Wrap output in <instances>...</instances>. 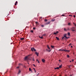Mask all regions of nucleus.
<instances>
[{"mask_svg": "<svg viewBox=\"0 0 76 76\" xmlns=\"http://www.w3.org/2000/svg\"><path fill=\"white\" fill-rule=\"evenodd\" d=\"M47 48H48L49 50H48V49H46V50L48 52H50L51 51V50L50 49V48L49 47V46L48 45H47Z\"/></svg>", "mask_w": 76, "mask_h": 76, "instance_id": "nucleus-1", "label": "nucleus"}, {"mask_svg": "<svg viewBox=\"0 0 76 76\" xmlns=\"http://www.w3.org/2000/svg\"><path fill=\"white\" fill-rule=\"evenodd\" d=\"M66 35H67V34H64V35H63L64 36V37H62V39H64V37H65L66 39H67L68 38H69V37H66Z\"/></svg>", "mask_w": 76, "mask_h": 76, "instance_id": "nucleus-2", "label": "nucleus"}, {"mask_svg": "<svg viewBox=\"0 0 76 76\" xmlns=\"http://www.w3.org/2000/svg\"><path fill=\"white\" fill-rule=\"evenodd\" d=\"M30 55H30L26 57H25V58H24V60H27L28 59V56H30Z\"/></svg>", "mask_w": 76, "mask_h": 76, "instance_id": "nucleus-3", "label": "nucleus"}, {"mask_svg": "<svg viewBox=\"0 0 76 76\" xmlns=\"http://www.w3.org/2000/svg\"><path fill=\"white\" fill-rule=\"evenodd\" d=\"M75 28L74 27H73L71 28V29H72V31H75V30H74Z\"/></svg>", "mask_w": 76, "mask_h": 76, "instance_id": "nucleus-4", "label": "nucleus"}, {"mask_svg": "<svg viewBox=\"0 0 76 76\" xmlns=\"http://www.w3.org/2000/svg\"><path fill=\"white\" fill-rule=\"evenodd\" d=\"M31 50H32V51H36V50L34 49V48H31Z\"/></svg>", "mask_w": 76, "mask_h": 76, "instance_id": "nucleus-5", "label": "nucleus"}, {"mask_svg": "<svg viewBox=\"0 0 76 76\" xmlns=\"http://www.w3.org/2000/svg\"><path fill=\"white\" fill-rule=\"evenodd\" d=\"M58 31H56V32H54L53 33V34H55V35H56L57 34H58Z\"/></svg>", "mask_w": 76, "mask_h": 76, "instance_id": "nucleus-6", "label": "nucleus"}, {"mask_svg": "<svg viewBox=\"0 0 76 76\" xmlns=\"http://www.w3.org/2000/svg\"><path fill=\"white\" fill-rule=\"evenodd\" d=\"M35 53L36 54V55H37V56H38V54H39V53H38L37 52H36V53Z\"/></svg>", "mask_w": 76, "mask_h": 76, "instance_id": "nucleus-7", "label": "nucleus"}, {"mask_svg": "<svg viewBox=\"0 0 76 76\" xmlns=\"http://www.w3.org/2000/svg\"><path fill=\"white\" fill-rule=\"evenodd\" d=\"M42 61L43 63H44L45 62V60L44 59H42Z\"/></svg>", "mask_w": 76, "mask_h": 76, "instance_id": "nucleus-8", "label": "nucleus"}, {"mask_svg": "<svg viewBox=\"0 0 76 76\" xmlns=\"http://www.w3.org/2000/svg\"><path fill=\"white\" fill-rule=\"evenodd\" d=\"M25 39V38H20V40H23Z\"/></svg>", "mask_w": 76, "mask_h": 76, "instance_id": "nucleus-9", "label": "nucleus"}, {"mask_svg": "<svg viewBox=\"0 0 76 76\" xmlns=\"http://www.w3.org/2000/svg\"><path fill=\"white\" fill-rule=\"evenodd\" d=\"M50 23V22H48L47 23H46V25H48V24H49Z\"/></svg>", "mask_w": 76, "mask_h": 76, "instance_id": "nucleus-10", "label": "nucleus"}, {"mask_svg": "<svg viewBox=\"0 0 76 76\" xmlns=\"http://www.w3.org/2000/svg\"><path fill=\"white\" fill-rule=\"evenodd\" d=\"M59 69V68L58 67H56V68H54V69L55 70H56V69Z\"/></svg>", "mask_w": 76, "mask_h": 76, "instance_id": "nucleus-11", "label": "nucleus"}, {"mask_svg": "<svg viewBox=\"0 0 76 76\" xmlns=\"http://www.w3.org/2000/svg\"><path fill=\"white\" fill-rule=\"evenodd\" d=\"M28 59H29L30 60H31V57H28Z\"/></svg>", "mask_w": 76, "mask_h": 76, "instance_id": "nucleus-12", "label": "nucleus"}, {"mask_svg": "<svg viewBox=\"0 0 76 76\" xmlns=\"http://www.w3.org/2000/svg\"><path fill=\"white\" fill-rule=\"evenodd\" d=\"M62 64H61V65H59V68H61V67H62Z\"/></svg>", "mask_w": 76, "mask_h": 76, "instance_id": "nucleus-13", "label": "nucleus"}, {"mask_svg": "<svg viewBox=\"0 0 76 76\" xmlns=\"http://www.w3.org/2000/svg\"><path fill=\"white\" fill-rule=\"evenodd\" d=\"M67 35L69 36H70V33H67Z\"/></svg>", "mask_w": 76, "mask_h": 76, "instance_id": "nucleus-14", "label": "nucleus"}, {"mask_svg": "<svg viewBox=\"0 0 76 76\" xmlns=\"http://www.w3.org/2000/svg\"><path fill=\"white\" fill-rule=\"evenodd\" d=\"M56 38L57 39V40H59V39L57 37H56Z\"/></svg>", "mask_w": 76, "mask_h": 76, "instance_id": "nucleus-15", "label": "nucleus"}, {"mask_svg": "<svg viewBox=\"0 0 76 76\" xmlns=\"http://www.w3.org/2000/svg\"><path fill=\"white\" fill-rule=\"evenodd\" d=\"M20 72H21V71H20V70H19V71L18 72V74H19L20 73Z\"/></svg>", "mask_w": 76, "mask_h": 76, "instance_id": "nucleus-16", "label": "nucleus"}, {"mask_svg": "<svg viewBox=\"0 0 76 76\" xmlns=\"http://www.w3.org/2000/svg\"><path fill=\"white\" fill-rule=\"evenodd\" d=\"M68 26H71L70 23H68Z\"/></svg>", "mask_w": 76, "mask_h": 76, "instance_id": "nucleus-17", "label": "nucleus"}, {"mask_svg": "<svg viewBox=\"0 0 76 76\" xmlns=\"http://www.w3.org/2000/svg\"><path fill=\"white\" fill-rule=\"evenodd\" d=\"M63 51H65V52H67V50H64Z\"/></svg>", "mask_w": 76, "mask_h": 76, "instance_id": "nucleus-18", "label": "nucleus"}, {"mask_svg": "<svg viewBox=\"0 0 76 76\" xmlns=\"http://www.w3.org/2000/svg\"><path fill=\"white\" fill-rule=\"evenodd\" d=\"M55 20V19H53V20H52L51 21H54Z\"/></svg>", "mask_w": 76, "mask_h": 76, "instance_id": "nucleus-19", "label": "nucleus"}, {"mask_svg": "<svg viewBox=\"0 0 76 76\" xmlns=\"http://www.w3.org/2000/svg\"><path fill=\"white\" fill-rule=\"evenodd\" d=\"M44 21H45V22H47V21H48V20H47V19H45V20H44Z\"/></svg>", "mask_w": 76, "mask_h": 76, "instance_id": "nucleus-20", "label": "nucleus"}, {"mask_svg": "<svg viewBox=\"0 0 76 76\" xmlns=\"http://www.w3.org/2000/svg\"><path fill=\"white\" fill-rule=\"evenodd\" d=\"M61 50L62 51H64V50L60 49L59 50V51H61Z\"/></svg>", "mask_w": 76, "mask_h": 76, "instance_id": "nucleus-21", "label": "nucleus"}, {"mask_svg": "<svg viewBox=\"0 0 76 76\" xmlns=\"http://www.w3.org/2000/svg\"><path fill=\"white\" fill-rule=\"evenodd\" d=\"M69 56L68 55H67V58H69Z\"/></svg>", "mask_w": 76, "mask_h": 76, "instance_id": "nucleus-22", "label": "nucleus"}, {"mask_svg": "<svg viewBox=\"0 0 76 76\" xmlns=\"http://www.w3.org/2000/svg\"><path fill=\"white\" fill-rule=\"evenodd\" d=\"M39 38L42 39H43V37H39Z\"/></svg>", "mask_w": 76, "mask_h": 76, "instance_id": "nucleus-23", "label": "nucleus"}, {"mask_svg": "<svg viewBox=\"0 0 76 76\" xmlns=\"http://www.w3.org/2000/svg\"><path fill=\"white\" fill-rule=\"evenodd\" d=\"M31 68H29V71H31Z\"/></svg>", "mask_w": 76, "mask_h": 76, "instance_id": "nucleus-24", "label": "nucleus"}, {"mask_svg": "<svg viewBox=\"0 0 76 76\" xmlns=\"http://www.w3.org/2000/svg\"><path fill=\"white\" fill-rule=\"evenodd\" d=\"M70 30V29H69V28H68V29H67V30H68V31H69Z\"/></svg>", "mask_w": 76, "mask_h": 76, "instance_id": "nucleus-25", "label": "nucleus"}, {"mask_svg": "<svg viewBox=\"0 0 76 76\" xmlns=\"http://www.w3.org/2000/svg\"><path fill=\"white\" fill-rule=\"evenodd\" d=\"M51 47L52 48H53L54 47V46H51Z\"/></svg>", "mask_w": 76, "mask_h": 76, "instance_id": "nucleus-26", "label": "nucleus"}, {"mask_svg": "<svg viewBox=\"0 0 76 76\" xmlns=\"http://www.w3.org/2000/svg\"><path fill=\"white\" fill-rule=\"evenodd\" d=\"M64 31H66V29L65 28H64Z\"/></svg>", "mask_w": 76, "mask_h": 76, "instance_id": "nucleus-27", "label": "nucleus"}, {"mask_svg": "<svg viewBox=\"0 0 76 76\" xmlns=\"http://www.w3.org/2000/svg\"><path fill=\"white\" fill-rule=\"evenodd\" d=\"M31 33H33V32H34L33 31V30H31Z\"/></svg>", "mask_w": 76, "mask_h": 76, "instance_id": "nucleus-28", "label": "nucleus"}, {"mask_svg": "<svg viewBox=\"0 0 76 76\" xmlns=\"http://www.w3.org/2000/svg\"><path fill=\"white\" fill-rule=\"evenodd\" d=\"M39 73H38V74L36 75H37V76H38L39 75Z\"/></svg>", "mask_w": 76, "mask_h": 76, "instance_id": "nucleus-29", "label": "nucleus"}, {"mask_svg": "<svg viewBox=\"0 0 76 76\" xmlns=\"http://www.w3.org/2000/svg\"><path fill=\"white\" fill-rule=\"evenodd\" d=\"M41 26L42 27H44V26L43 25H41Z\"/></svg>", "mask_w": 76, "mask_h": 76, "instance_id": "nucleus-30", "label": "nucleus"}, {"mask_svg": "<svg viewBox=\"0 0 76 76\" xmlns=\"http://www.w3.org/2000/svg\"><path fill=\"white\" fill-rule=\"evenodd\" d=\"M69 16H71V17H72V15H69Z\"/></svg>", "mask_w": 76, "mask_h": 76, "instance_id": "nucleus-31", "label": "nucleus"}, {"mask_svg": "<svg viewBox=\"0 0 76 76\" xmlns=\"http://www.w3.org/2000/svg\"><path fill=\"white\" fill-rule=\"evenodd\" d=\"M70 50H67V52H70Z\"/></svg>", "mask_w": 76, "mask_h": 76, "instance_id": "nucleus-32", "label": "nucleus"}, {"mask_svg": "<svg viewBox=\"0 0 76 76\" xmlns=\"http://www.w3.org/2000/svg\"><path fill=\"white\" fill-rule=\"evenodd\" d=\"M74 61V59H72V62L73 61Z\"/></svg>", "mask_w": 76, "mask_h": 76, "instance_id": "nucleus-33", "label": "nucleus"}, {"mask_svg": "<svg viewBox=\"0 0 76 76\" xmlns=\"http://www.w3.org/2000/svg\"><path fill=\"white\" fill-rule=\"evenodd\" d=\"M15 3H16V4H17L18 3V2H17V1H16Z\"/></svg>", "mask_w": 76, "mask_h": 76, "instance_id": "nucleus-34", "label": "nucleus"}, {"mask_svg": "<svg viewBox=\"0 0 76 76\" xmlns=\"http://www.w3.org/2000/svg\"><path fill=\"white\" fill-rule=\"evenodd\" d=\"M71 43L69 45V46H71Z\"/></svg>", "mask_w": 76, "mask_h": 76, "instance_id": "nucleus-35", "label": "nucleus"}, {"mask_svg": "<svg viewBox=\"0 0 76 76\" xmlns=\"http://www.w3.org/2000/svg\"><path fill=\"white\" fill-rule=\"evenodd\" d=\"M45 34H43L42 35V36H45Z\"/></svg>", "mask_w": 76, "mask_h": 76, "instance_id": "nucleus-36", "label": "nucleus"}, {"mask_svg": "<svg viewBox=\"0 0 76 76\" xmlns=\"http://www.w3.org/2000/svg\"><path fill=\"white\" fill-rule=\"evenodd\" d=\"M73 16H74V18H75V15H74Z\"/></svg>", "mask_w": 76, "mask_h": 76, "instance_id": "nucleus-37", "label": "nucleus"}, {"mask_svg": "<svg viewBox=\"0 0 76 76\" xmlns=\"http://www.w3.org/2000/svg\"><path fill=\"white\" fill-rule=\"evenodd\" d=\"M38 23L37 22H36V24H37Z\"/></svg>", "mask_w": 76, "mask_h": 76, "instance_id": "nucleus-38", "label": "nucleus"}, {"mask_svg": "<svg viewBox=\"0 0 76 76\" xmlns=\"http://www.w3.org/2000/svg\"><path fill=\"white\" fill-rule=\"evenodd\" d=\"M33 66H36L34 64H33Z\"/></svg>", "mask_w": 76, "mask_h": 76, "instance_id": "nucleus-39", "label": "nucleus"}, {"mask_svg": "<svg viewBox=\"0 0 76 76\" xmlns=\"http://www.w3.org/2000/svg\"><path fill=\"white\" fill-rule=\"evenodd\" d=\"M68 68H69V69L70 68V66H68Z\"/></svg>", "mask_w": 76, "mask_h": 76, "instance_id": "nucleus-40", "label": "nucleus"}, {"mask_svg": "<svg viewBox=\"0 0 76 76\" xmlns=\"http://www.w3.org/2000/svg\"><path fill=\"white\" fill-rule=\"evenodd\" d=\"M33 61H34V59L33 58Z\"/></svg>", "mask_w": 76, "mask_h": 76, "instance_id": "nucleus-41", "label": "nucleus"}, {"mask_svg": "<svg viewBox=\"0 0 76 76\" xmlns=\"http://www.w3.org/2000/svg\"><path fill=\"white\" fill-rule=\"evenodd\" d=\"M38 63H40V62L39 61H38Z\"/></svg>", "mask_w": 76, "mask_h": 76, "instance_id": "nucleus-42", "label": "nucleus"}, {"mask_svg": "<svg viewBox=\"0 0 76 76\" xmlns=\"http://www.w3.org/2000/svg\"><path fill=\"white\" fill-rule=\"evenodd\" d=\"M35 28H33V29L35 30Z\"/></svg>", "mask_w": 76, "mask_h": 76, "instance_id": "nucleus-43", "label": "nucleus"}, {"mask_svg": "<svg viewBox=\"0 0 76 76\" xmlns=\"http://www.w3.org/2000/svg\"><path fill=\"white\" fill-rule=\"evenodd\" d=\"M19 67V66L17 67V68H18Z\"/></svg>", "mask_w": 76, "mask_h": 76, "instance_id": "nucleus-44", "label": "nucleus"}, {"mask_svg": "<svg viewBox=\"0 0 76 76\" xmlns=\"http://www.w3.org/2000/svg\"><path fill=\"white\" fill-rule=\"evenodd\" d=\"M36 61H39L38 60V59H37V60H36Z\"/></svg>", "mask_w": 76, "mask_h": 76, "instance_id": "nucleus-45", "label": "nucleus"}, {"mask_svg": "<svg viewBox=\"0 0 76 76\" xmlns=\"http://www.w3.org/2000/svg\"><path fill=\"white\" fill-rule=\"evenodd\" d=\"M72 66V65H70V66Z\"/></svg>", "mask_w": 76, "mask_h": 76, "instance_id": "nucleus-46", "label": "nucleus"}, {"mask_svg": "<svg viewBox=\"0 0 76 76\" xmlns=\"http://www.w3.org/2000/svg\"><path fill=\"white\" fill-rule=\"evenodd\" d=\"M21 65V64H19V65Z\"/></svg>", "mask_w": 76, "mask_h": 76, "instance_id": "nucleus-47", "label": "nucleus"}, {"mask_svg": "<svg viewBox=\"0 0 76 76\" xmlns=\"http://www.w3.org/2000/svg\"><path fill=\"white\" fill-rule=\"evenodd\" d=\"M34 71L35 72H36V71L35 70H34Z\"/></svg>", "mask_w": 76, "mask_h": 76, "instance_id": "nucleus-48", "label": "nucleus"}, {"mask_svg": "<svg viewBox=\"0 0 76 76\" xmlns=\"http://www.w3.org/2000/svg\"><path fill=\"white\" fill-rule=\"evenodd\" d=\"M71 48H72V47H73V46H71Z\"/></svg>", "mask_w": 76, "mask_h": 76, "instance_id": "nucleus-49", "label": "nucleus"}, {"mask_svg": "<svg viewBox=\"0 0 76 76\" xmlns=\"http://www.w3.org/2000/svg\"><path fill=\"white\" fill-rule=\"evenodd\" d=\"M15 5H16V3H15Z\"/></svg>", "mask_w": 76, "mask_h": 76, "instance_id": "nucleus-50", "label": "nucleus"}, {"mask_svg": "<svg viewBox=\"0 0 76 76\" xmlns=\"http://www.w3.org/2000/svg\"><path fill=\"white\" fill-rule=\"evenodd\" d=\"M33 69H34V70H35V68H33Z\"/></svg>", "mask_w": 76, "mask_h": 76, "instance_id": "nucleus-51", "label": "nucleus"}, {"mask_svg": "<svg viewBox=\"0 0 76 76\" xmlns=\"http://www.w3.org/2000/svg\"><path fill=\"white\" fill-rule=\"evenodd\" d=\"M7 71L6 72H5V73L7 72Z\"/></svg>", "mask_w": 76, "mask_h": 76, "instance_id": "nucleus-52", "label": "nucleus"}, {"mask_svg": "<svg viewBox=\"0 0 76 76\" xmlns=\"http://www.w3.org/2000/svg\"><path fill=\"white\" fill-rule=\"evenodd\" d=\"M69 76H72V75H70Z\"/></svg>", "mask_w": 76, "mask_h": 76, "instance_id": "nucleus-53", "label": "nucleus"}, {"mask_svg": "<svg viewBox=\"0 0 76 76\" xmlns=\"http://www.w3.org/2000/svg\"><path fill=\"white\" fill-rule=\"evenodd\" d=\"M70 62H71V61H70Z\"/></svg>", "mask_w": 76, "mask_h": 76, "instance_id": "nucleus-54", "label": "nucleus"}, {"mask_svg": "<svg viewBox=\"0 0 76 76\" xmlns=\"http://www.w3.org/2000/svg\"><path fill=\"white\" fill-rule=\"evenodd\" d=\"M61 61L60 60H59V61Z\"/></svg>", "mask_w": 76, "mask_h": 76, "instance_id": "nucleus-55", "label": "nucleus"}, {"mask_svg": "<svg viewBox=\"0 0 76 76\" xmlns=\"http://www.w3.org/2000/svg\"><path fill=\"white\" fill-rule=\"evenodd\" d=\"M75 26H76V25L75 24Z\"/></svg>", "mask_w": 76, "mask_h": 76, "instance_id": "nucleus-56", "label": "nucleus"}, {"mask_svg": "<svg viewBox=\"0 0 76 76\" xmlns=\"http://www.w3.org/2000/svg\"><path fill=\"white\" fill-rule=\"evenodd\" d=\"M12 43H11V45H12Z\"/></svg>", "mask_w": 76, "mask_h": 76, "instance_id": "nucleus-57", "label": "nucleus"}, {"mask_svg": "<svg viewBox=\"0 0 76 76\" xmlns=\"http://www.w3.org/2000/svg\"><path fill=\"white\" fill-rule=\"evenodd\" d=\"M59 76H61V75H60Z\"/></svg>", "mask_w": 76, "mask_h": 76, "instance_id": "nucleus-58", "label": "nucleus"}, {"mask_svg": "<svg viewBox=\"0 0 76 76\" xmlns=\"http://www.w3.org/2000/svg\"><path fill=\"white\" fill-rule=\"evenodd\" d=\"M28 64H29L28 63Z\"/></svg>", "mask_w": 76, "mask_h": 76, "instance_id": "nucleus-59", "label": "nucleus"}, {"mask_svg": "<svg viewBox=\"0 0 76 76\" xmlns=\"http://www.w3.org/2000/svg\"><path fill=\"white\" fill-rule=\"evenodd\" d=\"M63 16H64V15H63Z\"/></svg>", "mask_w": 76, "mask_h": 76, "instance_id": "nucleus-60", "label": "nucleus"}, {"mask_svg": "<svg viewBox=\"0 0 76 76\" xmlns=\"http://www.w3.org/2000/svg\"><path fill=\"white\" fill-rule=\"evenodd\" d=\"M73 54H74V53H73Z\"/></svg>", "mask_w": 76, "mask_h": 76, "instance_id": "nucleus-61", "label": "nucleus"}, {"mask_svg": "<svg viewBox=\"0 0 76 76\" xmlns=\"http://www.w3.org/2000/svg\"><path fill=\"white\" fill-rule=\"evenodd\" d=\"M65 76H66V75Z\"/></svg>", "mask_w": 76, "mask_h": 76, "instance_id": "nucleus-62", "label": "nucleus"}, {"mask_svg": "<svg viewBox=\"0 0 76 76\" xmlns=\"http://www.w3.org/2000/svg\"><path fill=\"white\" fill-rule=\"evenodd\" d=\"M75 63H76V62H75Z\"/></svg>", "mask_w": 76, "mask_h": 76, "instance_id": "nucleus-63", "label": "nucleus"}]
</instances>
